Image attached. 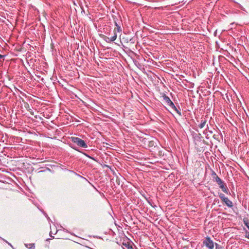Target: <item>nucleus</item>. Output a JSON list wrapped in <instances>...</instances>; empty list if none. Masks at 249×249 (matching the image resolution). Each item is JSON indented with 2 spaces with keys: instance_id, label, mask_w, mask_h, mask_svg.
<instances>
[{
  "instance_id": "nucleus-1",
  "label": "nucleus",
  "mask_w": 249,
  "mask_h": 249,
  "mask_svg": "<svg viewBox=\"0 0 249 249\" xmlns=\"http://www.w3.org/2000/svg\"><path fill=\"white\" fill-rule=\"evenodd\" d=\"M71 140L73 143L76 144L80 147L83 148L88 147V145L85 141L78 137H71Z\"/></svg>"
},
{
  "instance_id": "nucleus-2",
  "label": "nucleus",
  "mask_w": 249,
  "mask_h": 249,
  "mask_svg": "<svg viewBox=\"0 0 249 249\" xmlns=\"http://www.w3.org/2000/svg\"><path fill=\"white\" fill-rule=\"evenodd\" d=\"M203 245L209 249H213L214 248V243L211 239V238L207 236L203 241Z\"/></svg>"
},
{
  "instance_id": "nucleus-3",
  "label": "nucleus",
  "mask_w": 249,
  "mask_h": 249,
  "mask_svg": "<svg viewBox=\"0 0 249 249\" xmlns=\"http://www.w3.org/2000/svg\"><path fill=\"white\" fill-rule=\"evenodd\" d=\"M212 176L213 180L215 181L219 186L224 183V182L217 176L214 172H213Z\"/></svg>"
},
{
  "instance_id": "nucleus-4",
  "label": "nucleus",
  "mask_w": 249,
  "mask_h": 249,
  "mask_svg": "<svg viewBox=\"0 0 249 249\" xmlns=\"http://www.w3.org/2000/svg\"><path fill=\"white\" fill-rule=\"evenodd\" d=\"M222 201L229 208H232L233 207V203L227 197Z\"/></svg>"
},
{
  "instance_id": "nucleus-5",
  "label": "nucleus",
  "mask_w": 249,
  "mask_h": 249,
  "mask_svg": "<svg viewBox=\"0 0 249 249\" xmlns=\"http://www.w3.org/2000/svg\"><path fill=\"white\" fill-rule=\"evenodd\" d=\"M162 98L164 100L165 102L169 106L170 103L172 102L170 98L167 96L165 94H164L162 96Z\"/></svg>"
},
{
  "instance_id": "nucleus-6",
  "label": "nucleus",
  "mask_w": 249,
  "mask_h": 249,
  "mask_svg": "<svg viewBox=\"0 0 249 249\" xmlns=\"http://www.w3.org/2000/svg\"><path fill=\"white\" fill-rule=\"evenodd\" d=\"M219 186L223 192L228 194V189L224 182L220 185Z\"/></svg>"
},
{
  "instance_id": "nucleus-7",
  "label": "nucleus",
  "mask_w": 249,
  "mask_h": 249,
  "mask_svg": "<svg viewBox=\"0 0 249 249\" xmlns=\"http://www.w3.org/2000/svg\"><path fill=\"white\" fill-rule=\"evenodd\" d=\"M201 119V123L198 125V127L201 129L205 126L207 121L205 118H202Z\"/></svg>"
},
{
  "instance_id": "nucleus-8",
  "label": "nucleus",
  "mask_w": 249,
  "mask_h": 249,
  "mask_svg": "<svg viewBox=\"0 0 249 249\" xmlns=\"http://www.w3.org/2000/svg\"><path fill=\"white\" fill-rule=\"evenodd\" d=\"M115 25L116 27L114 29H116V33L117 32L120 33L122 32V29L120 26H119L118 23L115 21Z\"/></svg>"
},
{
  "instance_id": "nucleus-9",
  "label": "nucleus",
  "mask_w": 249,
  "mask_h": 249,
  "mask_svg": "<svg viewBox=\"0 0 249 249\" xmlns=\"http://www.w3.org/2000/svg\"><path fill=\"white\" fill-rule=\"evenodd\" d=\"M114 36L110 38V40L111 42L114 41L117 38V34L116 33V29H114Z\"/></svg>"
},
{
  "instance_id": "nucleus-10",
  "label": "nucleus",
  "mask_w": 249,
  "mask_h": 249,
  "mask_svg": "<svg viewBox=\"0 0 249 249\" xmlns=\"http://www.w3.org/2000/svg\"><path fill=\"white\" fill-rule=\"evenodd\" d=\"M173 109L178 114L179 116H182L180 107H178V109L176 107H175V108H174Z\"/></svg>"
},
{
  "instance_id": "nucleus-11",
  "label": "nucleus",
  "mask_w": 249,
  "mask_h": 249,
  "mask_svg": "<svg viewBox=\"0 0 249 249\" xmlns=\"http://www.w3.org/2000/svg\"><path fill=\"white\" fill-rule=\"evenodd\" d=\"M244 223L245 225L248 228L249 230V221L247 218H244L243 220Z\"/></svg>"
},
{
  "instance_id": "nucleus-12",
  "label": "nucleus",
  "mask_w": 249,
  "mask_h": 249,
  "mask_svg": "<svg viewBox=\"0 0 249 249\" xmlns=\"http://www.w3.org/2000/svg\"><path fill=\"white\" fill-rule=\"evenodd\" d=\"M219 197L221 199V201L224 200L227 197L225 196L224 194L222 193L219 194Z\"/></svg>"
},
{
  "instance_id": "nucleus-13",
  "label": "nucleus",
  "mask_w": 249,
  "mask_h": 249,
  "mask_svg": "<svg viewBox=\"0 0 249 249\" xmlns=\"http://www.w3.org/2000/svg\"><path fill=\"white\" fill-rule=\"evenodd\" d=\"M26 246L30 249H34L35 248V246L34 244H29L28 245H26Z\"/></svg>"
},
{
  "instance_id": "nucleus-14",
  "label": "nucleus",
  "mask_w": 249,
  "mask_h": 249,
  "mask_svg": "<svg viewBox=\"0 0 249 249\" xmlns=\"http://www.w3.org/2000/svg\"><path fill=\"white\" fill-rule=\"evenodd\" d=\"M104 39L107 42H108V43H109V42H111L110 40V38L107 37V36H104Z\"/></svg>"
},
{
  "instance_id": "nucleus-15",
  "label": "nucleus",
  "mask_w": 249,
  "mask_h": 249,
  "mask_svg": "<svg viewBox=\"0 0 249 249\" xmlns=\"http://www.w3.org/2000/svg\"><path fill=\"white\" fill-rule=\"evenodd\" d=\"M215 249H223V248L221 245L215 243Z\"/></svg>"
},
{
  "instance_id": "nucleus-16",
  "label": "nucleus",
  "mask_w": 249,
  "mask_h": 249,
  "mask_svg": "<svg viewBox=\"0 0 249 249\" xmlns=\"http://www.w3.org/2000/svg\"><path fill=\"white\" fill-rule=\"evenodd\" d=\"M169 106L171 107V108H173V109L174 108H175V107H176L173 102L170 103V104L169 105Z\"/></svg>"
},
{
  "instance_id": "nucleus-17",
  "label": "nucleus",
  "mask_w": 249,
  "mask_h": 249,
  "mask_svg": "<svg viewBox=\"0 0 249 249\" xmlns=\"http://www.w3.org/2000/svg\"><path fill=\"white\" fill-rule=\"evenodd\" d=\"M154 144V142L153 141H151L150 142H149V145L150 146H153Z\"/></svg>"
},
{
  "instance_id": "nucleus-18",
  "label": "nucleus",
  "mask_w": 249,
  "mask_h": 249,
  "mask_svg": "<svg viewBox=\"0 0 249 249\" xmlns=\"http://www.w3.org/2000/svg\"><path fill=\"white\" fill-rule=\"evenodd\" d=\"M4 57V55L0 54V58H2Z\"/></svg>"
},
{
  "instance_id": "nucleus-19",
  "label": "nucleus",
  "mask_w": 249,
  "mask_h": 249,
  "mask_svg": "<svg viewBox=\"0 0 249 249\" xmlns=\"http://www.w3.org/2000/svg\"><path fill=\"white\" fill-rule=\"evenodd\" d=\"M246 237L249 239V233L247 234Z\"/></svg>"
},
{
  "instance_id": "nucleus-20",
  "label": "nucleus",
  "mask_w": 249,
  "mask_h": 249,
  "mask_svg": "<svg viewBox=\"0 0 249 249\" xmlns=\"http://www.w3.org/2000/svg\"><path fill=\"white\" fill-rule=\"evenodd\" d=\"M209 132L211 133H213V131H211V130H209Z\"/></svg>"
}]
</instances>
